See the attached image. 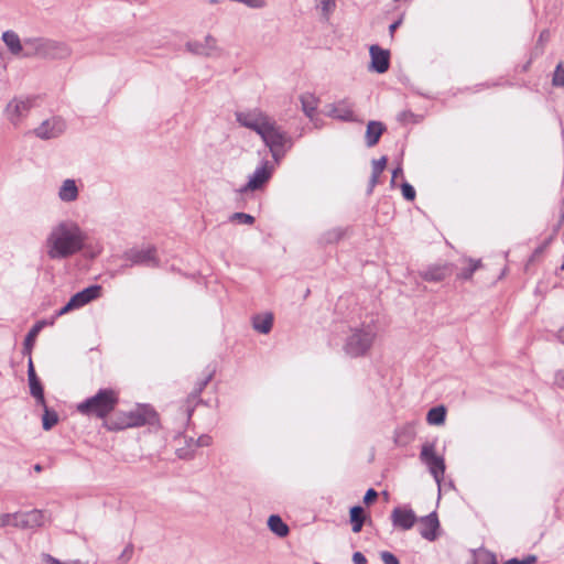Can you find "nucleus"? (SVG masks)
Returning <instances> with one entry per match:
<instances>
[{"label":"nucleus","mask_w":564,"mask_h":564,"mask_svg":"<svg viewBox=\"0 0 564 564\" xmlns=\"http://www.w3.org/2000/svg\"><path fill=\"white\" fill-rule=\"evenodd\" d=\"M127 422H129V416L127 413H122L109 420L105 419L104 426L108 431H121L131 427V425H124Z\"/></svg>","instance_id":"31"},{"label":"nucleus","mask_w":564,"mask_h":564,"mask_svg":"<svg viewBox=\"0 0 564 564\" xmlns=\"http://www.w3.org/2000/svg\"><path fill=\"white\" fill-rule=\"evenodd\" d=\"M446 419V408L437 405L429 410L426 421L430 425H442Z\"/></svg>","instance_id":"32"},{"label":"nucleus","mask_w":564,"mask_h":564,"mask_svg":"<svg viewBox=\"0 0 564 564\" xmlns=\"http://www.w3.org/2000/svg\"><path fill=\"white\" fill-rule=\"evenodd\" d=\"M349 516H350V522H351V525H352V532L354 533H358L361 531L362 529V525L365 523V510L361 506H354L350 508V511H349Z\"/></svg>","instance_id":"29"},{"label":"nucleus","mask_w":564,"mask_h":564,"mask_svg":"<svg viewBox=\"0 0 564 564\" xmlns=\"http://www.w3.org/2000/svg\"><path fill=\"white\" fill-rule=\"evenodd\" d=\"M395 184V178H391V185L393 186Z\"/></svg>","instance_id":"63"},{"label":"nucleus","mask_w":564,"mask_h":564,"mask_svg":"<svg viewBox=\"0 0 564 564\" xmlns=\"http://www.w3.org/2000/svg\"><path fill=\"white\" fill-rule=\"evenodd\" d=\"M376 336L377 334L370 325L352 328L346 339L344 350L352 358L365 356L372 347Z\"/></svg>","instance_id":"4"},{"label":"nucleus","mask_w":564,"mask_h":564,"mask_svg":"<svg viewBox=\"0 0 564 564\" xmlns=\"http://www.w3.org/2000/svg\"><path fill=\"white\" fill-rule=\"evenodd\" d=\"M132 554H133V545L128 544L124 547V550L122 551V553L119 555L118 561H120L122 563H127L132 557Z\"/></svg>","instance_id":"48"},{"label":"nucleus","mask_w":564,"mask_h":564,"mask_svg":"<svg viewBox=\"0 0 564 564\" xmlns=\"http://www.w3.org/2000/svg\"><path fill=\"white\" fill-rule=\"evenodd\" d=\"M186 46L189 52L197 55L213 56L218 52L217 41L212 35H207L204 42H188Z\"/></svg>","instance_id":"19"},{"label":"nucleus","mask_w":564,"mask_h":564,"mask_svg":"<svg viewBox=\"0 0 564 564\" xmlns=\"http://www.w3.org/2000/svg\"><path fill=\"white\" fill-rule=\"evenodd\" d=\"M415 437V429L412 424H405L394 433V443L398 446H406Z\"/></svg>","instance_id":"26"},{"label":"nucleus","mask_w":564,"mask_h":564,"mask_svg":"<svg viewBox=\"0 0 564 564\" xmlns=\"http://www.w3.org/2000/svg\"><path fill=\"white\" fill-rule=\"evenodd\" d=\"M73 51L67 43L45 37L43 59H67L70 57Z\"/></svg>","instance_id":"10"},{"label":"nucleus","mask_w":564,"mask_h":564,"mask_svg":"<svg viewBox=\"0 0 564 564\" xmlns=\"http://www.w3.org/2000/svg\"><path fill=\"white\" fill-rule=\"evenodd\" d=\"M403 173V170L401 166H398L397 169L393 170L392 172V177L393 178H397L399 175H401Z\"/></svg>","instance_id":"60"},{"label":"nucleus","mask_w":564,"mask_h":564,"mask_svg":"<svg viewBox=\"0 0 564 564\" xmlns=\"http://www.w3.org/2000/svg\"><path fill=\"white\" fill-rule=\"evenodd\" d=\"M271 117L259 109L236 112V120L239 122V124L253 130L259 135L271 121Z\"/></svg>","instance_id":"6"},{"label":"nucleus","mask_w":564,"mask_h":564,"mask_svg":"<svg viewBox=\"0 0 564 564\" xmlns=\"http://www.w3.org/2000/svg\"><path fill=\"white\" fill-rule=\"evenodd\" d=\"M415 115L410 110H404L398 115V120L402 123H408L413 121Z\"/></svg>","instance_id":"51"},{"label":"nucleus","mask_w":564,"mask_h":564,"mask_svg":"<svg viewBox=\"0 0 564 564\" xmlns=\"http://www.w3.org/2000/svg\"><path fill=\"white\" fill-rule=\"evenodd\" d=\"M401 23H402V20L399 19V20L394 21L392 24H390L389 32H390L391 36H393L395 30L401 25Z\"/></svg>","instance_id":"59"},{"label":"nucleus","mask_w":564,"mask_h":564,"mask_svg":"<svg viewBox=\"0 0 564 564\" xmlns=\"http://www.w3.org/2000/svg\"><path fill=\"white\" fill-rule=\"evenodd\" d=\"M352 561L355 564H367V560L361 552H355L352 555Z\"/></svg>","instance_id":"55"},{"label":"nucleus","mask_w":564,"mask_h":564,"mask_svg":"<svg viewBox=\"0 0 564 564\" xmlns=\"http://www.w3.org/2000/svg\"><path fill=\"white\" fill-rule=\"evenodd\" d=\"M14 521V513H3L0 514V528L12 525L13 527Z\"/></svg>","instance_id":"50"},{"label":"nucleus","mask_w":564,"mask_h":564,"mask_svg":"<svg viewBox=\"0 0 564 564\" xmlns=\"http://www.w3.org/2000/svg\"><path fill=\"white\" fill-rule=\"evenodd\" d=\"M118 403V392L111 388H105L100 389L95 395L78 403L76 409L83 415L105 420L116 409Z\"/></svg>","instance_id":"2"},{"label":"nucleus","mask_w":564,"mask_h":564,"mask_svg":"<svg viewBox=\"0 0 564 564\" xmlns=\"http://www.w3.org/2000/svg\"><path fill=\"white\" fill-rule=\"evenodd\" d=\"M393 528L408 531L417 522V517L411 508L395 507L390 516Z\"/></svg>","instance_id":"12"},{"label":"nucleus","mask_w":564,"mask_h":564,"mask_svg":"<svg viewBox=\"0 0 564 564\" xmlns=\"http://www.w3.org/2000/svg\"><path fill=\"white\" fill-rule=\"evenodd\" d=\"M387 161H388L387 156H381L378 160H372L371 172L381 175L386 169Z\"/></svg>","instance_id":"43"},{"label":"nucleus","mask_w":564,"mask_h":564,"mask_svg":"<svg viewBox=\"0 0 564 564\" xmlns=\"http://www.w3.org/2000/svg\"><path fill=\"white\" fill-rule=\"evenodd\" d=\"M44 41L45 37L24 39V48L22 52V56L26 58H43Z\"/></svg>","instance_id":"21"},{"label":"nucleus","mask_w":564,"mask_h":564,"mask_svg":"<svg viewBox=\"0 0 564 564\" xmlns=\"http://www.w3.org/2000/svg\"><path fill=\"white\" fill-rule=\"evenodd\" d=\"M345 235V230L341 229V228H333V229H329L327 230L323 237H322V241L324 243H335L337 241H339Z\"/></svg>","instance_id":"36"},{"label":"nucleus","mask_w":564,"mask_h":564,"mask_svg":"<svg viewBox=\"0 0 564 564\" xmlns=\"http://www.w3.org/2000/svg\"><path fill=\"white\" fill-rule=\"evenodd\" d=\"M45 522V514L42 510L33 509L26 512H14L13 527L19 529L40 528Z\"/></svg>","instance_id":"9"},{"label":"nucleus","mask_w":564,"mask_h":564,"mask_svg":"<svg viewBox=\"0 0 564 564\" xmlns=\"http://www.w3.org/2000/svg\"><path fill=\"white\" fill-rule=\"evenodd\" d=\"M213 376H214V371H210L206 375V377L202 380H199L194 390L191 392L189 397L191 398H198L200 395V393L203 392V390L206 388V386L210 382V380L213 379Z\"/></svg>","instance_id":"37"},{"label":"nucleus","mask_w":564,"mask_h":564,"mask_svg":"<svg viewBox=\"0 0 564 564\" xmlns=\"http://www.w3.org/2000/svg\"><path fill=\"white\" fill-rule=\"evenodd\" d=\"M177 456L182 459H191L194 455H193V453H189L187 451L178 449Z\"/></svg>","instance_id":"57"},{"label":"nucleus","mask_w":564,"mask_h":564,"mask_svg":"<svg viewBox=\"0 0 564 564\" xmlns=\"http://www.w3.org/2000/svg\"><path fill=\"white\" fill-rule=\"evenodd\" d=\"M34 470L40 473L42 470V466L40 464L34 465Z\"/></svg>","instance_id":"62"},{"label":"nucleus","mask_w":564,"mask_h":564,"mask_svg":"<svg viewBox=\"0 0 564 564\" xmlns=\"http://www.w3.org/2000/svg\"><path fill=\"white\" fill-rule=\"evenodd\" d=\"M156 249L149 246L144 249H130L124 253V258L131 262V265H147L159 267V259L156 258Z\"/></svg>","instance_id":"7"},{"label":"nucleus","mask_w":564,"mask_h":564,"mask_svg":"<svg viewBox=\"0 0 564 564\" xmlns=\"http://www.w3.org/2000/svg\"><path fill=\"white\" fill-rule=\"evenodd\" d=\"M252 326L261 334L270 333L273 326V315L268 313L265 315L254 316L252 319Z\"/></svg>","instance_id":"28"},{"label":"nucleus","mask_w":564,"mask_h":564,"mask_svg":"<svg viewBox=\"0 0 564 564\" xmlns=\"http://www.w3.org/2000/svg\"><path fill=\"white\" fill-rule=\"evenodd\" d=\"M62 564H84V563L80 560H73V561H70L68 563L62 562Z\"/></svg>","instance_id":"61"},{"label":"nucleus","mask_w":564,"mask_h":564,"mask_svg":"<svg viewBox=\"0 0 564 564\" xmlns=\"http://www.w3.org/2000/svg\"><path fill=\"white\" fill-rule=\"evenodd\" d=\"M452 274V268L448 264L433 265L421 272L423 280L429 282H441Z\"/></svg>","instance_id":"22"},{"label":"nucleus","mask_w":564,"mask_h":564,"mask_svg":"<svg viewBox=\"0 0 564 564\" xmlns=\"http://www.w3.org/2000/svg\"><path fill=\"white\" fill-rule=\"evenodd\" d=\"M386 131V127L380 121H369L367 124L366 130V145L368 148L375 147L379 140L382 133Z\"/></svg>","instance_id":"23"},{"label":"nucleus","mask_w":564,"mask_h":564,"mask_svg":"<svg viewBox=\"0 0 564 564\" xmlns=\"http://www.w3.org/2000/svg\"><path fill=\"white\" fill-rule=\"evenodd\" d=\"M303 112L308 117L313 118L317 109V99L311 95L305 94L300 97Z\"/></svg>","instance_id":"33"},{"label":"nucleus","mask_w":564,"mask_h":564,"mask_svg":"<svg viewBox=\"0 0 564 564\" xmlns=\"http://www.w3.org/2000/svg\"><path fill=\"white\" fill-rule=\"evenodd\" d=\"M371 69L378 74H383L390 66V53L378 45L370 46Z\"/></svg>","instance_id":"18"},{"label":"nucleus","mask_w":564,"mask_h":564,"mask_svg":"<svg viewBox=\"0 0 564 564\" xmlns=\"http://www.w3.org/2000/svg\"><path fill=\"white\" fill-rule=\"evenodd\" d=\"M101 286L100 285H90L84 289L80 292L74 294L72 299V305H76L78 308L88 304L93 300L97 299L100 295Z\"/></svg>","instance_id":"20"},{"label":"nucleus","mask_w":564,"mask_h":564,"mask_svg":"<svg viewBox=\"0 0 564 564\" xmlns=\"http://www.w3.org/2000/svg\"><path fill=\"white\" fill-rule=\"evenodd\" d=\"M28 379L31 395L35 398L37 404L45 406L44 389L39 377L36 376L31 357L29 358L28 362Z\"/></svg>","instance_id":"17"},{"label":"nucleus","mask_w":564,"mask_h":564,"mask_svg":"<svg viewBox=\"0 0 564 564\" xmlns=\"http://www.w3.org/2000/svg\"><path fill=\"white\" fill-rule=\"evenodd\" d=\"M231 2L243 3L245 6L252 9H262L267 6L265 0H230Z\"/></svg>","instance_id":"46"},{"label":"nucleus","mask_w":564,"mask_h":564,"mask_svg":"<svg viewBox=\"0 0 564 564\" xmlns=\"http://www.w3.org/2000/svg\"><path fill=\"white\" fill-rule=\"evenodd\" d=\"M74 308L78 307L76 305H72V299H69V301L57 312V316H62Z\"/></svg>","instance_id":"54"},{"label":"nucleus","mask_w":564,"mask_h":564,"mask_svg":"<svg viewBox=\"0 0 564 564\" xmlns=\"http://www.w3.org/2000/svg\"><path fill=\"white\" fill-rule=\"evenodd\" d=\"M66 128L65 121L59 117L43 121L35 130L36 137L43 140L57 138Z\"/></svg>","instance_id":"13"},{"label":"nucleus","mask_w":564,"mask_h":564,"mask_svg":"<svg viewBox=\"0 0 564 564\" xmlns=\"http://www.w3.org/2000/svg\"><path fill=\"white\" fill-rule=\"evenodd\" d=\"M474 564H497L496 555L489 551H480Z\"/></svg>","instance_id":"39"},{"label":"nucleus","mask_w":564,"mask_h":564,"mask_svg":"<svg viewBox=\"0 0 564 564\" xmlns=\"http://www.w3.org/2000/svg\"><path fill=\"white\" fill-rule=\"evenodd\" d=\"M420 458L429 466L430 473L433 475L436 482L440 484L445 473V462L443 457L436 455L435 444L425 443L422 446Z\"/></svg>","instance_id":"5"},{"label":"nucleus","mask_w":564,"mask_h":564,"mask_svg":"<svg viewBox=\"0 0 564 564\" xmlns=\"http://www.w3.org/2000/svg\"><path fill=\"white\" fill-rule=\"evenodd\" d=\"M2 41L12 55H22L24 43L22 44L18 33L11 30L4 31L2 33Z\"/></svg>","instance_id":"24"},{"label":"nucleus","mask_w":564,"mask_h":564,"mask_svg":"<svg viewBox=\"0 0 564 564\" xmlns=\"http://www.w3.org/2000/svg\"><path fill=\"white\" fill-rule=\"evenodd\" d=\"M58 197L65 203H70L77 199L78 188L74 180L67 178L63 182L58 191Z\"/></svg>","instance_id":"25"},{"label":"nucleus","mask_w":564,"mask_h":564,"mask_svg":"<svg viewBox=\"0 0 564 564\" xmlns=\"http://www.w3.org/2000/svg\"><path fill=\"white\" fill-rule=\"evenodd\" d=\"M401 191H402V196L404 197V199H406L409 202H412L415 199V195H416L415 189L408 182L402 183Z\"/></svg>","instance_id":"44"},{"label":"nucleus","mask_w":564,"mask_h":564,"mask_svg":"<svg viewBox=\"0 0 564 564\" xmlns=\"http://www.w3.org/2000/svg\"><path fill=\"white\" fill-rule=\"evenodd\" d=\"M229 219H230V221H236V223L245 224V225H252L254 223L253 216L246 214V213H241V212L234 213L229 217Z\"/></svg>","instance_id":"41"},{"label":"nucleus","mask_w":564,"mask_h":564,"mask_svg":"<svg viewBox=\"0 0 564 564\" xmlns=\"http://www.w3.org/2000/svg\"><path fill=\"white\" fill-rule=\"evenodd\" d=\"M480 267H481L480 260L469 259L468 265L460 270V272L457 274V278L463 279V280H469L473 276L474 272L477 269H479Z\"/></svg>","instance_id":"35"},{"label":"nucleus","mask_w":564,"mask_h":564,"mask_svg":"<svg viewBox=\"0 0 564 564\" xmlns=\"http://www.w3.org/2000/svg\"><path fill=\"white\" fill-rule=\"evenodd\" d=\"M317 8H319L323 12L324 17H328L329 13L335 9L336 3L335 0H316Z\"/></svg>","instance_id":"42"},{"label":"nucleus","mask_w":564,"mask_h":564,"mask_svg":"<svg viewBox=\"0 0 564 564\" xmlns=\"http://www.w3.org/2000/svg\"><path fill=\"white\" fill-rule=\"evenodd\" d=\"M380 557L383 564H400L398 557L389 551H382Z\"/></svg>","instance_id":"47"},{"label":"nucleus","mask_w":564,"mask_h":564,"mask_svg":"<svg viewBox=\"0 0 564 564\" xmlns=\"http://www.w3.org/2000/svg\"><path fill=\"white\" fill-rule=\"evenodd\" d=\"M127 414L129 416V422L124 425H131V427L154 424L159 421L158 413L149 405L140 406Z\"/></svg>","instance_id":"14"},{"label":"nucleus","mask_w":564,"mask_h":564,"mask_svg":"<svg viewBox=\"0 0 564 564\" xmlns=\"http://www.w3.org/2000/svg\"><path fill=\"white\" fill-rule=\"evenodd\" d=\"M379 177H380V174H376V173L371 172V176L369 178L368 187H367V195L372 194L376 185L379 183Z\"/></svg>","instance_id":"49"},{"label":"nucleus","mask_w":564,"mask_h":564,"mask_svg":"<svg viewBox=\"0 0 564 564\" xmlns=\"http://www.w3.org/2000/svg\"><path fill=\"white\" fill-rule=\"evenodd\" d=\"M213 438L209 435H200L196 441L195 444L197 447H207L212 445Z\"/></svg>","instance_id":"52"},{"label":"nucleus","mask_w":564,"mask_h":564,"mask_svg":"<svg viewBox=\"0 0 564 564\" xmlns=\"http://www.w3.org/2000/svg\"><path fill=\"white\" fill-rule=\"evenodd\" d=\"M550 36L549 30L541 31L534 48V55H542L544 53V46L549 42Z\"/></svg>","instance_id":"38"},{"label":"nucleus","mask_w":564,"mask_h":564,"mask_svg":"<svg viewBox=\"0 0 564 564\" xmlns=\"http://www.w3.org/2000/svg\"><path fill=\"white\" fill-rule=\"evenodd\" d=\"M44 324H45L44 321H39L37 323H35L24 338L23 354L29 355V358L31 357V351H32L34 340H35L37 334L40 333V330L42 329V327L44 326Z\"/></svg>","instance_id":"30"},{"label":"nucleus","mask_w":564,"mask_h":564,"mask_svg":"<svg viewBox=\"0 0 564 564\" xmlns=\"http://www.w3.org/2000/svg\"><path fill=\"white\" fill-rule=\"evenodd\" d=\"M560 270L564 271V262L561 264Z\"/></svg>","instance_id":"64"},{"label":"nucleus","mask_w":564,"mask_h":564,"mask_svg":"<svg viewBox=\"0 0 564 564\" xmlns=\"http://www.w3.org/2000/svg\"><path fill=\"white\" fill-rule=\"evenodd\" d=\"M421 536L427 541H435L438 536L440 521L435 511L417 519Z\"/></svg>","instance_id":"16"},{"label":"nucleus","mask_w":564,"mask_h":564,"mask_svg":"<svg viewBox=\"0 0 564 564\" xmlns=\"http://www.w3.org/2000/svg\"><path fill=\"white\" fill-rule=\"evenodd\" d=\"M378 498V492L370 488L366 491L365 496H364V502L366 505H370L376 499Z\"/></svg>","instance_id":"53"},{"label":"nucleus","mask_w":564,"mask_h":564,"mask_svg":"<svg viewBox=\"0 0 564 564\" xmlns=\"http://www.w3.org/2000/svg\"><path fill=\"white\" fill-rule=\"evenodd\" d=\"M42 558L45 564H62V562L59 560L55 558L54 556H52L50 554H43Z\"/></svg>","instance_id":"56"},{"label":"nucleus","mask_w":564,"mask_h":564,"mask_svg":"<svg viewBox=\"0 0 564 564\" xmlns=\"http://www.w3.org/2000/svg\"><path fill=\"white\" fill-rule=\"evenodd\" d=\"M268 528L279 538H285L290 533L289 525L279 514H271L268 519Z\"/></svg>","instance_id":"27"},{"label":"nucleus","mask_w":564,"mask_h":564,"mask_svg":"<svg viewBox=\"0 0 564 564\" xmlns=\"http://www.w3.org/2000/svg\"><path fill=\"white\" fill-rule=\"evenodd\" d=\"M85 239V234L76 223L61 221L52 228L46 239L47 256L51 259L69 258L83 249Z\"/></svg>","instance_id":"1"},{"label":"nucleus","mask_w":564,"mask_h":564,"mask_svg":"<svg viewBox=\"0 0 564 564\" xmlns=\"http://www.w3.org/2000/svg\"><path fill=\"white\" fill-rule=\"evenodd\" d=\"M260 137L275 162H279L292 145L291 137L276 124L274 119H271Z\"/></svg>","instance_id":"3"},{"label":"nucleus","mask_w":564,"mask_h":564,"mask_svg":"<svg viewBox=\"0 0 564 564\" xmlns=\"http://www.w3.org/2000/svg\"><path fill=\"white\" fill-rule=\"evenodd\" d=\"M536 561H538L536 555L529 554L521 560L517 558V557L510 558V560L506 561L503 564H535Z\"/></svg>","instance_id":"45"},{"label":"nucleus","mask_w":564,"mask_h":564,"mask_svg":"<svg viewBox=\"0 0 564 564\" xmlns=\"http://www.w3.org/2000/svg\"><path fill=\"white\" fill-rule=\"evenodd\" d=\"M32 107V100L13 99L6 107V116L10 122L18 124L23 117L28 115Z\"/></svg>","instance_id":"15"},{"label":"nucleus","mask_w":564,"mask_h":564,"mask_svg":"<svg viewBox=\"0 0 564 564\" xmlns=\"http://www.w3.org/2000/svg\"><path fill=\"white\" fill-rule=\"evenodd\" d=\"M273 173V166L270 165L268 161L262 163L261 166L257 167L252 175H250L249 181L241 188L238 189V193L243 194L248 191H257L263 187V185L271 178Z\"/></svg>","instance_id":"8"},{"label":"nucleus","mask_w":564,"mask_h":564,"mask_svg":"<svg viewBox=\"0 0 564 564\" xmlns=\"http://www.w3.org/2000/svg\"><path fill=\"white\" fill-rule=\"evenodd\" d=\"M42 425L45 431H50L58 422V415L55 411L50 410L47 405L43 406Z\"/></svg>","instance_id":"34"},{"label":"nucleus","mask_w":564,"mask_h":564,"mask_svg":"<svg viewBox=\"0 0 564 564\" xmlns=\"http://www.w3.org/2000/svg\"><path fill=\"white\" fill-rule=\"evenodd\" d=\"M553 86L564 87V62H560L552 78Z\"/></svg>","instance_id":"40"},{"label":"nucleus","mask_w":564,"mask_h":564,"mask_svg":"<svg viewBox=\"0 0 564 564\" xmlns=\"http://www.w3.org/2000/svg\"><path fill=\"white\" fill-rule=\"evenodd\" d=\"M326 115L330 118H335L344 122L356 121L354 104L348 98H344L337 102L329 104L327 106Z\"/></svg>","instance_id":"11"},{"label":"nucleus","mask_w":564,"mask_h":564,"mask_svg":"<svg viewBox=\"0 0 564 564\" xmlns=\"http://www.w3.org/2000/svg\"><path fill=\"white\" fill-rule=\"evenodd\" d=\"M555 383L558 387H563L564 388V371H560V372L556 373V376H555Z\"/></svg>","instance_id":"58"}]
</instances>
